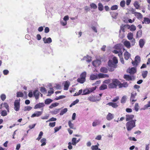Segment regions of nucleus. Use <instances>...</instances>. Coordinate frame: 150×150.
<instances>
[{"label": "nucleus", "mask_w": 150, "mask_h": 150, "mask_svg": "<svg viewBox=\"0 0 150 150\" xmlns=\"http://www.w3.org/2000/svg\"><path fill=\"white\" fill-rule=\"evenodd\" d=\"M118 63V60L116 57H114L112 59V60H110L108 62V66L110 67V71H113L114 70V69L116 68L117 65L116 64Z\"/></svg>", "instance_id": "obj_1"}, {"label": "nucleus", "mask_w": 150, "mask_h": 150, "mask_svg": "<svg viewBox=\"0 0 150 150\" xmlns=\"http://www.w3.org/2000/svg\"><path fill=\"white\" fill-rule=\"evenodd\" d=\"M137 120L136 119L132 120L127 122L126 124V127L127 130L128 132L130 131L136 126V122Z\"/></svg>", "instance_id": "obj_2"}, {"label": "nucleus", "mask_w": 150, "mask_h": 150, "mask_svg": "<svg viewBox=\"0 0 150 150\" xmlns=\"http://www.w3.org/2000/svg\"><path fill=\"white\" fill-rule=\"evenodd\" d=\"M119 83L120 81L117 79H113L112 80V83L108 85V87L111 88H116L117 86H118Z\"/></svg>", "instance_id": "obj_3"}, {"label": "nucleus", "mask_w": 150, "mask_h": 150, "mask_svg": "<svg viewBox=\"0 0 150 150\" xmlns=\"http://www.w3.org/2000/svg\"><path fill=\"white\" fill-rule=\"evenodd\" d=\"M20 99H19L18 100H16L14 102V109L16 111H18L20 110Z\"/></svg>", "instance_id": "obj_4"}, {"label": "nucleus", "mask_w": 150, "mask_h": 150, "mask_svg": "<svg viewBox=\"0 0 150 150\" xmlns=\"http://www.w3.org/2000/svg\"><path fill=\"white\" fill-rule=\"evenodd\" d=\"M124 78L127 81H132L135 79V77L134 76H130L128 75H125L123 76Z\"/></svg>", "instance_id": "obj_5"}, {"label": "nucleus", "mask_w": 150, "mask_h": 150, "mask_svg": "<svg viewBox=\"0 0 150 150\" xmlns=\"http://www.w3.org/2000/svg\"><path fill=\"white\" fill-rule=\"evenodd\" d=\"M136 68L134 67H133L131 69H128L127 70V72L130 74H133L135 73L136 71Z\"/></svg>", "instance_id": "obj_6"}, {"label": "nucleus", "mask_w": 150, "mask_h": 150, "mask_svg": "<svg viewBox=\"0 0 150 150\" xmlns=\"http://www.w3.org/2000/svg\"><path fill=\"white\" fill-rule=\"evenodd\" d=\"M134 117V115H126V121L128 122L133 120Z\"/></svg>", "instance_id": "obj_7"}, {"label": "nucleus", "mask_w": 150, "mask_h": 150, "mask_svg": "<svg viewBox=\"0 0 150 150\" xmlns=\"http://www.w3.org/2000/svg\"><path fill=\"white\" fill-rule=\"evenodd\" d=\"M42 111H36L32 115L31 117H39L42 114Z\"/></svg>", "instance_id": "obj_8"}, {"label": "nucleus", "mask_w": 150, "mask_h": 150, "mask_svg": "<svg viewBox=\"0 0 150 150\" xmlns=\"http://www.w3.org/2000/svg\"><path fill=\"white\" fill-rule=\"evenodd\" d=\"M114 115L110 112H109L108 113L106 117V119L108 121L111 120L114 118Z\"/></svg>", "instance_id": "obj_9"}, {"label": "nucleus", "mask_w": 150, "mask_h": 150, "mask_svg": "<svg viewBox=\"0 0 150 150\" xmlns=\"http://www.w3.org/2000/svg\"><path fill=\"white\" fill-rule=\"evenodd\" d=\"M137 93H131L130 100L132 102H134L136 101L137 100H134Z\"/></svg>", "instance_id": "obj_10"}, {"label": "nucleus", "mask_w": 150, "mask_h": 150, "mask_svg": "<svg viewBox=\"0 0 150 150\" xmlns=\"http://www.w3.org/2000/svg\"><path fill=\"white\" fill-rule=\"evenodd\" d=\"M128 86V84L126 82H124L123 83H121L120 81L119 84H118V86L119 88H121L122 87L126 88Z\"/></svg>", "instance_id": "obj_11"}, {"label": "nucleus", "mask_w": 150, "mask_h": 150, "mask_svg": "<svg viewBox=\"0 0 150 150\" xmlns=\"http://www.w3.org/2000/svg\"><path fill=\"white\" fill-rule=\"evenodd\" d=\"M43 41L45 43H50L52 42V40L50 38H47L45 37L43 38Z\"/></svg>", "instance_id": "obj_12"}, {"label": "nucleus", "mask_w": 150, "mask_h": 150, "mask_svg": "<svg viewBox=\"0 0 150 150\" xmlns=\"http://www.w3.org/2000/svg\"><path fill=\"white\" fill-rule=\"evenodd\" d=\"M101 61L100 60L96 59L92 62V64L95 67L99 66L100 64Z\"/></svg>", "instance_id": "obj_13"}, {"label": "nucleus", "mask_w": 150, "mask_h": 150, "mask_svg": "<svg viewBox=\"0 0 150 150\" xmlns=\"http://www.w3.org/2000/svg\"><path fill=\"white\" fill-rule=\"evenodd\" d=\"M124 45L128 49H129L131 47V45L129 41L126 40L123 42Z\"/></svg>", "instance_id": "obj_14"}, {"label": "nucleus", "mask_w": 150, "mask_h": 150, "mask_svg": "<svg viewBox=\"0 0 150 150\" xmlns=\"http://www.w3.org/2000/svg\"><path fill=\"white\" fill-rule=\"evenodd\" d=\"M91 57L87 55L86 56L84 57L82 59V60H86V62H89L91 61Z\"/></svg>", "instance_id": "obj_15"}, {"label": "nucleus", "mask_w": 150, "mask_h": 150, "mask_svg": "<svg viewBox=\"0 0 150 150\" xmlns=\"http://www.w3.org/2000/svg\"><path fill=\"white\" fill-rule=\"evenodd\" d=\"M45 105L43 103H39L36 104L34 107V109H36L38 108H40L44 106Z\"/></svg>", "instance_id": "obj_16"}, {"label": "nucleus", "mask_w": 150, "mask_h": 150, "mask_svg": "<svg viewBox=\"0 0 150 150\" xmlns=\"http://www.w3.org/2000/svg\"><path fill=\"white\" fill-rule=\"evenodd\" d=\"M122 47V45L120 44H117L114 47V48L119 51L122 50L121 49Z\"/></svg>", "instance_id": "obj_17"}, {"label": "nucleus", "mask_w": 150, "mask_h": 150, "mask_svg": "<svg viewBox=\"0 0 150 150\" xmlns=\"http://www.w3.org/2000/svg\"><path fill=\"white\" fill-rule=\"evenodd\" d=\"M40 93L37 90H35L34 91L33 94L36 100H37L39 98Z\"/></svg>", "instance_id": "obj_18"}, {"label": "nucleus", "mask_w": 150, "mask_h": 150, "mask_svg": "<svg viewBox=\"0 0 150 150\" xmlns=\"http://www.w3.org/2000/svg\"><path fill=\"white\" fill-rule=\"evenodd\" d=\"M107 105H109L110 106H111L114 108H116L118 106V105H117V103H113L112 102L108 103L107 104Z\"/></svg>", "instance_id": "obj_19"}, {"label": "nucleus", "mask_w": 150, "mask_h": 150, "mask_svg": "<svg viewBox=\"0 0 150 150\" xmlns=\"http://www.w3.org/2000/svg\"><path fill=\"white\" fill-rule=\"evenodd\" d=\"M124 58L126 60H127L131 56L130 54L127 51H126L124 54Z\"/></svg>", "instance_id": "obj_20"}, {"label": "nucleus", "mask_w": 150, "mask_h": 150, "mask_svg": "<svg viewBox=\"0 0 150 150\" xmlns=\"http://www.w3.org/2000/svg\"><path fill=\"white\" fill-rule=\"evenodd\" d=\"M112 52L115 54H118V55L119 57H122V50H114Z\"/></svg>", "instance_id": "obj_21"}, {"label": "nucleus", "mask_w": 150, "mask_h": 150, "mask_svg": "<svg viewBox=\"0 0 150 150\" xmlns=\"http://www.w3.org/2000/svg\"><path fill=\"white\" fill-rule=\"evenodd\" d=\"M98 79L97 74H91L90 76V79L91 80H94Z\"/></svg>", "instance_id": "obj_22"}, {"label": "nucleus", "mask_w": 150, "mask_h": 150, "mask_svg": "<svg viewBox=\"0 0 150 150\" xmlns=\"http://www.w3.org/2000/svg\"><path fill=\"white\" fill-rule=\"evenodd\" d=\"M145 41L143 39H141L139 40V45L140 48H142L143 47L145 44Z\"/></svg>", "instance_id": "obj_23"}, {"label": "nucleus", "mask_w": 150, "mask_h": 150, "mask_svg": "<svg viewBox=\"0 0 150 150\" xmlns=\"http://www.w3.org/2000/svg\"><path fill=\"white\" fill-rule=\"evenodd\" d=\"M69 85L70 83L69 82L67 81H65L64 85V90H68Z\"/></svg>", "instance_id": "obj_24"}, {"label": "nucleus", "mask_w": 150, "mask_h": 150, "mask_svg": "<svg viewBox=\"0 0 150 150\" xmlns=\"http://www.w3.org/2000/svg\"><path fill=\"white\" fill-rule=\"evenodd\" d=\"M68 125L70 127V128L74 129H76V128L75 127H74V125L71 122V121L70 120H69L68 122Z\"/></svg>", "instance_id": "obj_25"}, {"label": "nucleus", "mask_w": 150, "mask_h": 150, "mask_svg": "<svg viewBox=\"0 0 150 150\" xmlns=\"http://www.w3.org/2000/svg\"><path fill=\"white\" fill-rule=\"evenodd\" d=\"M98 8L99 10L102 11L104 9V6L101 3H99L98 5Z\"/></svg>", "instance_id": "obj_26"}, {"label": "nucleus", "mask_w": 150, "mask_h": 150, "mask_svg": "<svg viewBox=\"0 0 150 150\" xmlns=\"http://www.w3.org/2000/svg\"><path fill=\"white\" fill-rule=\"evenodd\" d=\"M135 15L139 19H141L142 17V15L139 12L135 13Z\"/></svg>", "instance_id": "obj_27"}, {"label": "nucleus", "mask_w": 150, "mask_h": 150, "mask_svg": "<svg viewBox=\"0 0 150 150\" xmlns=\"http://www.w3.org/2000/svg\"><path fill=\"white\" fill-rule=\"evenodd\" d=\"M100 71L101 72L103 73H106L108 71L107 69L104 67H102L100 69Z\"/></svg>", "instance_id": "obj_28"}, {"label": "nucleus", "mask_w": 150, "mask_h": 150, "mask_svg": "<svg viewBox=\"0 0 150 150\" xmlns=\"http://www.w3.org/2000/svg\"><path fill=\"white\" fill-rule=\"evenodd\" d=\"M53 101V100L50 98H48L45 100V103L46 105H49Z\"/></svg>", "instance_id": "obj_29"}, {"label": "nucleus", "mask_w": 150, "mask_h": 150, "mask_svg": "<svg viewBox=\"0 0 150 150\" xmlns=\"http://www.w3.org/2000/svg\"><path fill=\"white\" fill-rule=\"evenodd\" d=\"M133 35L132 33H129L127 35V38L129 40H131L133 39Z\"/></svg>", "instance_id": "obj_30"}, {"label": "nucleus", "mask_w": 150, "mask_h": 150, "mask_svg": "<svg viewBox=\"0 0 150 150\" xmlns=\"http://www.w3.org/2000/svg\"><path fill=\"white\" fill-rule=\"evenodd\" d=\"M127 97L126 96H123L121 100V103H125L127 99Z\"/></svg>", "instance_id": "obj_31"}, {"label": "nucleus", "mask_w": 150, "mask_h": 150, "mask_svg": "<svg viewBox=\"0 0 150 150\" xmlns=\"http://www.w3.org/2000/svg\"><path fill=\"white\" fill-rule=\"evenodd\" d=\"M86 79H84L81 77L77 79V81L81 83H84Z\"/></svg>", "instance_id": "obj_32"}, {"label": "nucleus", "mask_w": 150, "mask_h": 150, "mask_svg": "<svg viewBox=\"0 0 150 150\" xmlns=\"http://www.w3.org/2000/svg\"><path fill=\"white\" fill-rule=\"evenodd\" d=\"M46 139L44 138L40 140V142L42 143V144L41 145V146H43L46 145Z\"/></svg>", "instance_id": "obj_33"}, {"label": "nucleus", "mask_w": 150, "mask_h": 150, "mask_svg": "<svg viewBox=\"0 0 150 150\" xmlns=\"http://www.w3.org/2000/svg\"><path fill=\"white\" fill-rule=\"evenodd\" d=\"M142 35V30H141L138 31L136 34V38H138L141 37Z\"/></svg>", "instance_id": "obj_34"}, {"label": "nucleus", "mask_w": 150, "mask_h": 150, "mask_svg": "<svg viewBox=\"0 0 150 150\" xmlns=\"http://www.w3.org/2000/svg\"><path fill=\"white\" fill-rule=\"evenodd\" d=\"M148 74V71H144L142 73V76L144 79L147 76Z\"/></svg>", "instance_id": "obj_35"}, {"label": "nucleus", "mask_w": 150, "mask_h": 150, "mask_svg": "<svg viewBox=\"0 0 150 150\" xmlns=\"http://www.w3.org/2000/svg\"><path fill=\"white\" fill-rule=\"evenodd\" d=\"M59 105V103H55L52 104L49 106L50 108H52L53 107H55L58 106Z\"/></svg>", "instance_id": "obj_36"}, {"label": "nucleus", "mask_w": 150, "mask_h": 150, "mask_svg": "<svg viewBox=\"0 0 150 150\" xmlns=\"http://www.w3.org/2000/svg\"><path fill=\"white\" fill-rule=\"evenodd\" d=\"M88 100L92 102H95L96 100L95 97L93 96H90L88 98Z\"/></svg>", "instance_id": "obj_37"}, {"label": "nucleus", "mask_w": 150, "mask_h": 150, "mask_svg": "<svg viewBox=\"0 0 150 150\" xmlns=\"http://www.w3.org/2000/svg\"><path fill=\"white\" fill-rule=\"evenodd\" d=\"M100 123V122L98 120H96L95 122H94L92 123V126L93 127H95L98 125Z\"/></svg>", "instance_id": "obj_38"}, {"label": "nucleus", "mask_w": 150, "mask_h": 150, "mask_svg": "<svg viewBox=\"0 0 150 150\" xmlns=\"http://www.w3.org/2000/svg\"><path fill=\"white\" fill-rule=\"evenodd\" d=\"M67 108H65L61 111L59 114L60 115H62L67 112Z\"/></svg>", "instance_id": "obj_39"}, {"label": "nucleus", "mask_w": 150, "mask_h": 150, "mask_svg": "<svg viewBox=\"0 0 150 150\" xmlns=\"http://www.w3.org/2000/svg\"><path fill=\"white\" fill-rule=\"evenodd\" d=\"M144 21L146 24H149L150 23V19L147 18H144Z\"/></svg>", "instance_id": "obj_40"}, {"label": "nucleus", "mask_w": 150, "mask_h": 150, "mask_svg": "<svg viewBox=\"0 0 150 150\" xmlns=\"http://www.w3.org/2000/svg\"><path fill=\"white\" fill-rule=\"evenodd\" d=\"M107 86L106 85L103 84L99 88L100 90H104L107 88Z\"/></svg>", "instance_id": "obj_41"}, {"label": "nucleus", "mask_w": 150, "mask_h": 150, "mask_svg": "<svg viewBox=\"0 0 150 150\" xmlns=\"http://www.w3.org/2000/svg\"><path fill=\"white\" fill-rule=\"evenodd\" d=\"M130 28H129L130 30L132 31H135L136 29V27L133 25H132L130 26Z\"/></svg>", "instance_id": "obj_42"}, {"label": "nucleus", "mask_w": 150, "mask_h": 150, "mask_svg": "<svg viewBox=\"0 0 150 150\" xmlns=\"http://www.w3.org/2000/svg\"><path fill=\"white\" fill-rule=\"evenodd\" d=\"M72 144L73 145L75 146L77 144L76 138H73L72 139Z\"/></svg>", "instance_id": "obj_43"}, {"label": "nucleus", "mask_w": 150, "mask_h": 150, "mask_svg": "<svg viewBox=\"0 0 150 150\" xmlns=\"http://www.w3.org/2000/svg\"><path fill=\"white\" fill-rule=\"evenodd\" d=\"M86 73L85 71L83 72L80 75V77L86 79Z\"/></svg>", "instance_id": "obj_44"}, {"label": "nucleus", "mask_w": 150, "mask_h": 150, "mask_svg": "<svg viewBox=\"0 0 150 150\" xmlns=\"http://www.w3.org/2000/svg\"><path fill=\"white\" fill-rule=\"evenodd\" d=\"M96 87L95 86L94 87H92L91 88H88V90H89V93L92 92H93L96 89Z\"/></svg>", "instance_id": "obj_45"}, {"label": "nucleus", "mask_w": 150, "mask_h": 150, "mask_svg": "<svg viewBox=\"0 0 150 150\" xmlns=\"http://www.w3.org/2000/svg\"><path fill=\"white\" fill-rule=\"evenodd\" d=\"M59 109H56L54 111L51 112L52 115H56L59 112Z\"/></svg>", "instance_id": "obj_46"}, {"label": "nucleus", "mask_w": 150, "mask_h": 150, "mask_svg": "<svg viewBox=\"0 0 150 150\" xmlns=\"http://www.w3.org/2000/svg\"><path fill=\"white\" fill-rule=\"evenodd\" d=\"M50 90L48 92V93L49 94L47 96L51 95V94H53L54 92V89L52 88H50Z\"/></svg>", "instance_id": "obj_47"}, {"label": "nucleus", "mask_w": 150, "mask_h": 150, "mask_svg": "<svg viewBox=\"0 0 150 150\" xmlns=\"http://www.w3.org/2000/svg\"><path fill=\"white\" fill-rule=\"evenodd\" d=\"M83 93L82 94V95H86L88 94L89 93H90L88 88L85 89L83 91Z\"/></svg>", "instance_id": "obj_48"}, {"label": "nucleus", "mask_w": 150, "mask_h": 150, "mask_svg": "<svg viewBox=\"0 0 150 150\" xmlns=\"http://www.w3.org/2000/svg\"><path fill=\"white\" fill-rule=\"evenodd\" d=\"M134 109L137 112L138 111L139 109V104L138 103H136L135 105V106L134 107Z\"/></svg>", "instance_id": "obj_49"}, {"label": "nucleus", "mask_w": 150, "mask_h": 150, "mask_svg": "<svg viewBox=\"0 0 150 150\" xmlns=\"http://www.w3.org/2000/svg\"><path fill=\"white\" fill-rule=\"evenodd\" d=\"M16 96L17 97H23V93L21 92H18Z\"/></svg>", "instance_id": "obj_50"}, {"label": "nucleus", "mask_w": 150, "mask_h": 150, "mask_svg": "<svg viewBox=\"0 0 150 150\" xmlns=\"http://www.w3.org/2000/svg\"><path fill=\"white\" fill-rule=\"evenodd\" d=\"M32 109V107L29 106H25L24 108V111H29Z\"/></svg>", "instance_id": "obj_51"}, {"label": "nucleus", "mask_w": 150, "mask_h": 150, "mask_svg": "<svg viewBox=\"0 0 150 150\" xmlns=\"http://www.w3.org/2000/svg\"><path fill=\"white\" fill-rule=\"evenodd\" d=\"M118 8V6L115 5L112 6L110 8V9L112 10H115L117 9Z\"/></svg>", "instance_id": "obj_52"}, {"label": "nucleus", "mask_w": 150, "mask_h": 150, "mask_svg": "<svg viewBox=\"0 0 150 150\" xmlns=\"http://www.w3.org/2000/svg\"><path fill=\"white\" fill-rule=\"evenodd\" d=\"M91 8L94 9H96L97 8V6L94 3H92L90 4V5Z\"/></svg>", "instance_id": "obj_53"}, {"label": "nucleus", "mask_w": 150, "mask_h": 150, "mask_svg": "<svg viewBox=\"0 0 150 150\" xmlns=\"http://www.w3.org/2000/svg\"><path fill=\"white\" fill-rule=\"evenodd\" d=\"M1 115L3 116H5L7 115V112L6 110H2L1 112Z\"/></svg>", "instance_id": "obj_54"}, {"label": "nucleus", "mask_w": 150, "mask_h": 150, "mask_svg": "<svg viewBox=\"0 0 150 150\" xmlns=\"http://www.w3.org/2000/svg\"><path fill=\"white\" fill-rule=\"evenodd\" d=\"M66 97L65 96H64V95H62L59 96V97H57L56 98H55V100H57L61 99H63L64 98Z\"/></svg>", "instance_id": "obj_55"}, {"label": "nucleus", "mask_w": 150, "mask_h": 150, "mask_svg": "<svg viewBox=\"0 0 150 150\" xmlns=\"http://www.w3.org/2000/svg\"><path fill=\"white\" fill-rule=\"evenodd\" d=\"M43 134V133L42 131H41L40 132V133L39 134L38 137L36 139L38 140H39L41 138Z\"/></svg>", "instance_id": "obj_56"}, {"label": "nucleus", "mask_w": 150, "mask_h": 150, "mask_svg": "<svg viewBox=\"0 0 150 150\" xmlns=\"http://www.w3.org/2000/svg\"><path fill=\"white\" fill-rule=\"evenodd\" d=\"M125 2L124 0L121 1L120 3V6L122 7H125Z\"/></svg>", "instance_id": "obj_57"}, {"label": "nucleus", "mask_w": 150, "mask_h": 150, "mask_svg": "<svg viewBox=\"0 0 150 150\" xmlns=\"http://www.w3.org/2000/svg\"><path fill=\"white\" fill-rule=\"evenodd\" d=\"M135 60L139 63L140 61V58L139 56H137L135 57Z\"/></svg>", "instance_id": "obj_58"}, {"label": "nucleus", "mask_w": 150, "mask_h": 150, "mask_svg": "<svg viewBox=\"0 0 150 150\" xmlns=\"http://www.w3.org/2000/svg\"><path fill=\"white\" fill-rule=\"evenodd\" d=\"M49 117V115L48 114H46L44 116L41 117V119L42 120H47L48 119Z\"/></svg>", "instance_id": "obj_59"}, {"label": "nucleus", "mask_w": 150, "mask_h": 150, "mask_svg": "<svg viewBox=\"0 0 150 150\" xmlns=\"http://www.w3.org/2000/svg\"><path fill=\"white\" fill-rule=\"evenodd\" d=\"M62 127L61 126H60L59 127H56L54 128V133H55L58 131Z\"/></svg>", "instance_id": "obj_60"}, {"label": "nucleus", "mask_w": 150, "mask_h": 150, "mask_svg": "<svg viewBox=\"0 0 150 150\" xmlns=\"http://www.w3.org/2000/svg\"><path fill=\"white\" fill-rule=\"evenodd\" d=\"M134 7H135V8L137 9L139 8V3L137 1H135L134 2Z\"/></svg>", "instance_id": "obj_61"}, {"label": "nucleus", "mask_w": 150, "mask_h": 150, "mask_svg": "<svg viewBox=\"0 0 150 150\" xmlns=\"http://www.w3.org/2000/svg\"><path fill=\"white\" fill-rule=\"evenodd\" d=\"M2 100L4 101L6 98V96L4 94H2L0 96Z\"/></svg>", "instance_id": "obj_62"}, {"label": "nucleus", "mask_w": 150, "mask_h": 150, "mask_svg": "<svg viewBox=\"0 0 150 150\" xmlns=\"http://www.w3.org/2000/svg\"><path fill=\"white\" fill-rule=\"evenodd\" d=\"M131 43V46H134L135 43V39L133 38L130 41Z\"/></svg>", "instance_id": "obj_63"}, {"label": "nucleus", "mask_w": 150, "mask_h": 150, "mask_svg": "<svg viewBox=\"0 0 150 150\" xmlns=\"http://www.w3.org/2000/svg\"><path fill=\"white\" fill-rule=\"evenodd\" d=\"M112 17L116 19L117 18V16L118 15V13H115L113 14H111Z\"/></svg>", "instance_id": "obj_64"}]
</instances>
